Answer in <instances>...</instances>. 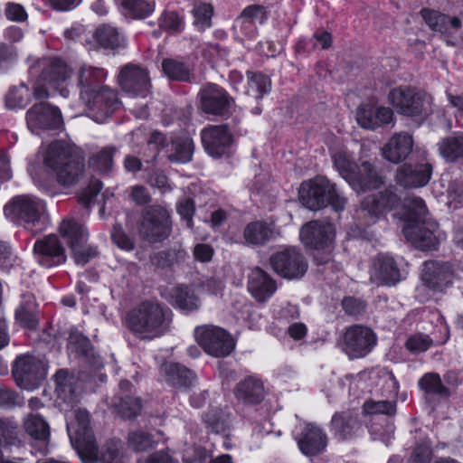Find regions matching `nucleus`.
Instances as JSON below:
<instances>
[{
  "mask_svg": "<svg viewBox=\"0 0 463 463\" xmlns=\"http://www.w3.org/2000/svg\"><path fill=\"white\" fill-rule=\"evenodd\" d=\"M28 76L33 82V97L45 99L50 96L46 86L67 98L69 90L63 86L71 76V69L61 58L56 56H29L26 60Z\"/></svg>",
  "mask_w": 463,
  "mask_h": 463,
  "instance_id": "obj_1",
  "label": "nucleus"
},
{
  "mask_svg": "<svg viewBox=\"0 0 463 463\" xmlns=\"http://www.w3.org/2000/svg\"><path fill=\"white\" fill-rule=\"evenodd\" d=\"M380 378L383 383V392L389 398H395L399 391V383L394 374L386 369L380 372Z\"/></svg>",
  "mask_w": 463,
  "mask_h": 463,
  "instance_id": "obj_58",
  "label": "nucleus"
},
{
  "mask_svg": "<svg viewBox=\"0 0 463 463\" xmlns=\"http://www.w3.org/2000/svg\"><path fill=\"white\" fill-rule=\"evenodd\" d=\"M430 448L424 443L415 446L411 459L412 463H427L430 458Z\"/></svg>",
  "mask_w": 463,
  "mask_h": 463,
  "instance_id": "obj_64",
  "label": "nucleus"
},
{
  "mask_svg": "<svg viewBox=\"0 0 463 463\" xmlns=\"http://www.w3.org/2000/svg\"><path fill=\"white\" fill-rule=\"evenodd\" d=\"M371 279L381 285H394L401 279L398 264L392 256L380 254L373 263Z\"/></svg>",
  "mask_w": 463,
  "mask_h": 463,
  "instance_id": "obj_28",
  "label": "nucleus"
},
{
  "mask_svg": "<svg viewBox=\"0 0 463 463\" xmlns=\"http://www.w3.org/2000/svg\"><path fill=\"white\" fill-rule=\"evenodd\" d=\"M440 155L448 161L453 162L463 157V135L446 137L439 144Z\"/></svg>",
  "mask_w": 463,
  "mask_h": 463,
  "instance_id": "obj_46",
  "label": "nucleus"
},
{
  "mask_svg": "<svg viewBox=\"0 0 463 463\" xmlns=\"http://www.w3.org/2000/svg\"><path fill=\"white\" fill-rule=\"evenodd\" d=\"M5 14L8 20L18 23L24 22L28 17L24 6L15 3H7L5 8Z\"/></svg>",
  "mask_w": 463,
  "mask_h": 463,
  "instance_id": "obj_63",
  "label": "nucleus"
},
{
  "mask_svg": "<svg viewBox=\"0 0 463 463\" xmlns=\"http://www.w3.org/2000/svg\"><path fill=\"white\" fill-rule=\"evenodd\" d=\"M234 394L245 403H260L265 396L263 382L255 375H250L236 385Z\"/></svg>",
  "mask_w": 463,
  "mask_h": 463,
  "instance_id": "obj_33",
  "label": "nucleus"
},
{
  "mask_svg": "<svg viewBox=\"0 0 463 463\" xmlns=\"http://www.w3.org/2000/svg\"><path fill=\"white\" fill-rule=\"evenodd\" d=\"M152 444L151 436L146 432L136 431L128 436V445L136 451H145L151 448Z\"/></svg>",
  "mask_w": 463,
  "mask_h": 463,
  "instance_id": "obj_57",
  "label": "nucleus"
},
{
  "mask_svg": "<svg viewBox=\"0 0 463 463\" xmlns=\"http://www.w3.org/2000/svg\"><path fill=\"white\" fill-rule=\"evenodd\" d=\"M111 239L113 242L123 250L130 251L135 248L134 239L128 236L118 224L113 226L111 231Z\"/></svg>",
  "mask_w": 463,
  "mask_h": 463,
  "instance_id": "obj_55",
  "label": "nucleus"
},
{
  "mask_svg": "<svg viewBox=\"0 0 463 463\" xmlns=\"http://www.w3.org/2000/svg\"><path fill=\"white\" fill-rule=\"evenodd\" d=\"M200 109L206 114L225 116L234 100L221 86L214 83L203 85L198 92Z\"/></svg>",
  "mask_w": 463,
  "mask_h": 463,
  "instance_id": "obj_16",
  "label": "nucleus"
},
{
  "mask_svg": "<svg viewBox=\"0 0 463 463\" xmlns=\"http://www.w3.org/2000/svg\"><path fill=\"white\" fill-rule=\"evenodd\" d=\"M26 432L34 439L46 442L50 437L48 423L38 414H30L24 420Z\"/></svg>",
  "mask_w": 463,
  "mask_h": 463,
  "instance_id": "obj_43",
  "label": "nucleus"
},
{
  "mask_svg": "<svg viewBox=\"0 0 463 463\" xmlns=\"http://www.w3.org/2000/svg\"><path fill=\"white\" fill-rule=\"evenodd\" d=\"M431 171L430 164H404L397 170L396 181L398 184L407 188L422 187L429 183Z\"/></svg>",
  "mask_w": 463,
  "mask_h": 463,
  "instance_id": "obj_27",
  "label": "nucleus"
},
{
  "mask_svg": "<svg viewBox=\"0 0 463 463\" xmlns=\"http://www.w3.org/2000/svg\"><path fill=\"white\" fill-rule=\"evenodd\" d=\"M248 89L247 94L255 98L257 100L269 93L271 89V80L269 77L260 72L247 71Z\"/></svg>",
  "mask_w": 463,
  "mask_h": 463,
  "instance_id": "obj_42",
  "label": "nucleus"
},
{
  "mask_svg": "<svg viewBox=\"0 0 463 463\" xmlns=\"http://www.w3.org/2000/svg\"><path fill=\"white\" fill-rule=\"evenodd\" d=\"M118 83L124 92L132 97L146 98L150 94L151 80L146 68L128 63L121 68Z\"/></svg>",
  "mask_w": 463,
  "mask_h": 463,
  "instance_id": "obj_17",
  "label": "nucleus"
},
{
  "mask_svg": "<svg viewBox=\"0 0 463 463\" xmlns=\"http://www.w3.org/2000/svg\"><path fill=\"white\" fill-rule=\"evenodd\" d=\"M376 344L375 333L371 328L360 325L347 327L342 335L343 351L352 359L366 356Z\"/></svg>",
  "mask_w": 463,
  "mask_h": 463,
  "instance_id": "obj_14",
  "label": "nucleus"
},
{
  "mask_svg": "<svg viewBox=\"0 0 463 463\" xmlns=\"http://www.w3.org/2000/svg\"><path fill=\"white\" fill-rule=\"evenodd\" d=\"M172 232V222L168 211L160 205H152L142 213L138 228L141 238L149 242H158L167 239Z\"/></svg>",
  "mask_w": 463,
  "mask_h": 463,
  "instance_id": "obj_11",
  "label": "nucleus"
},
{
  "mask_svg": "<svg viewBox=\"0 0 463 463\" xmlns=\"http://www.w3.org/2000/svg\"><path fill=\"white\" fill-rule=\"evenodd\" d=\"M26 124L29 130L36 135L41 131L60 128L62 118L60 109L47 102L32 106L26 112Z\"/></svg>",
  "mask_w": 463,
  "mask_h": 463,
  "instance_id": "obj_15",
  "label": "nucleus"
},
{
  "mask_svg": "<svg viewBox=\"0 0 463 463\" xmlns=\"http://www.w3.org/2000/svg\"><path fill=\"white\" fill-rule=\"evenodd\" d=\"M28 100L29 90L24 83L18 87L10 88L5 96V105L12 109L24 108Z\"/></svg>",
  "mask_w": 463,
  "mask_h": 463,
  "instance_id": "obj_51",
  "label": "nucleus"
},
{
  "mask_svg": "<svg viewBox=\"0 0 463 463\" xmlns=\"http://www.w3.org/2000/svg\"><path fill=\"white\" fill-rule=\"evenodd\" d=\"M164 74L172 80L190 81L189 67L183 61L175 59H165L162 61Z\"/></svg>",
  "mask_w": 463,
  "mask_h": 463,
  "instance_id": "obj_45",
  "label": "nucleus"
},
{
  "mask_svg": "<svg viewBox=\"0 0 463 463\" xmlns=\"http://www.w3.org/2000/svg\"><path fill=\"white\" fill-rule=\"evenodd\" d=\"M166 298L173 306L185 312L197 310L201 304L194 290L186 286L173 287Z\"/></svg>",
  "mask_w": 463,
  "mask_h": 463,
  "instance_id": "obj_35",
  "label": "nucleus"
},
{
  "mask_svg": "<svg viewBox=\"0 0 463 463\" xmlns=\"http://www.w3.org/2000/svg\"><path fill=\"white\" fill-rule=\"evenodd\" d=\"M35 309L34 298L32 296L24 297V300L15 311V317L23 326L35 328L38 325Z\"/></svg>",
  "mask_w": 463,
  "mask_h": 463,
  "instance_id": "obj_44",
  "label": "nucleus"
},
{
  "mask_svg": "<svg viewBox=\"0 0 463 463\" xmlns=\"http://www.w3.org/2000/svg\"><path fill=\"white\" fill-rule=\"evenodd\" d=\"M43 165L65 187L77 184L84 170L80 156L61 141L49 145L43 156Z\"/></svg>",
  "mask_w": 463,
  "mask_h": 463,
  "instance_id": "obj_4",
  "label": "nucleus"
},
{
  "mask_svg": "<svg viewBox=\"0 0 463 463\" xmlns=\"http://www.w3.org/2000/svg\"><path fill=\"white\" fill-rule=\"evenodd\" d=\"M273 235L272 227L262 221L251 222L243 230V239L248 245H265L273 238Z\"/></svg>",
  "mask_w": 463,
  "mask_h": 463,
  "instance_id": "obj_38",
  "label": "nucleus"
},
{
  "mask_svg": "<svg viewBox=\"0 0 463 463\" xmlns=\"http://www.w3.org/2000/svg\"><path fill=\"white\" fill-rule=\"evenodd\" d=\"M101 189V182L97 179L92 180L89 186L80 193L79 196V203L89 208Z\"/></svg>",
  "mask_w": 463,
  "mask_h": 463,
  "instance_id": "obj_59",
  "label": "nucleus"
},
{
  "mask_svg": "<svg viewBox=\"0 0 463 463\" xmlns=\"http://www.w3.org/2000/svg\"><path fill=\"white\" fill-rule=\"evenodd\" d=\"M4 213L10 221L23 225L33 233L40 232L48 226L46 203L34 195L14 197L5 205Z\"/></svg>",
  "mask_w": 463,
  "mask_h": 463,
  "instance_id": "obj_7",
  "label": "nucleus"
},
{
  "mask_svg": "<svg viewBox=\"0 0 463 463\" xmlns=\"http://www.w3.org/2000/svg\"><path fill=\"white\" fill-rule=\"evenodd\" d=\"M33 255L36 261L44 268L59 266L67 260L65 248L55 234L37 240L33 245Z\"/></svg>",
  "mask_w": 463,
  "mask_h": 463,
  "instance_id": "obj_18",
  "label": "nucleus"
},
{
  "mask_svg": "<svg viewBox=\"0 0 463 463\" xmlns=\"http://www.w3.org/2000/svg\"><path fill=\"white\" fill-rule=\"evenodd\" d=\"M331 425L334 435L342 440L352 439L362 431V424L357 416L349 411L335 413L332 418Z\"/></svg>",
  "mask_w": 463,
  "mask_h": 463,
  "instance_id": "obj_32",
  "label": "nucleus"
},
{
  "mask_svg": "<svg viewBox=\"0 0 463 463\" xmlns=\"http://www.w3.org/2000/svg\"><path fill=\"white\" fill-rule=\"evenodd\" d=\"M194 24L200 31L212 26V17L213 15V7L208 3H196L193 8Z\"/></svg>",
  "mask_w": 463,
  "mask_h": 463,
  "instance_id": "obj_49",
  "label": "nucleus"
},
{
  "mask_svg": "<svg viewBox=\"0 0 463 463\" xmlns=\"http://www.w3.org/2000/svg\"><path fill=\"white\" fill-rule=\"evenodd\" d=\"M194 334L198 344L212 356L225 357L235 347L232 335L221 327L215 326H197Z\"/></svg>",
  "mask_w": 463,
  "mask_h": 463,
  "instance_id": "obj_13",
  "label": "nucleus"
},
{
  "mask_svg": "<svg viewBox=\"0 0 463 463\" xmlns=\"http://www.w3.org/2000/svg\"><path fill=\"white\" fill-rule=\"evenodd\" d=\"M420 15L430 30L445 38L451 37L462 25L458 17H451L433 9L423 8Z\"/></svg>",
  "mask_w": 463,
  "mask_h": 463,
  "instance_id": "obj_26",
  "label": "nucleus"
},
{
  "mask_svg": "<svg viewBox=\"0 0 463 463\" xmlns=\"http://www.w3.org/2000/svg\"><path fill=\"white\" fill-rule=\"evenodd\" d=\"M115 150L114 147H103L90 158V166L99 172H109L113 165Z\"/></svg>",
  "mask_w": 463,
  "mask_h": 463,
  "instance_id": "obj_50",
  "label": "nucleus"
},
{
  "mask_svg": "<svg viewBox=\"0 0 463 463\" xmlns=\"http://www.w3.org/2000/svg\"><path fill=\"white\" fill-rule=\"evenodd\" d=\"M201 137L211 156L217 158L230 152L232 136L226 126H210L202 131Z\"/></svg>",
  "mask_w": 463,
  "mask_h": 463,
  "instance_id": "obj_21",
  "label": "nucleus"
},
{
  "mask_svg": "<svg viewBox=\"0 0 463 463\" xmlns=\"http://www.w3.org/2000/svg\"><path fill=\"white\" fill-rule=\"evenodd\" d=\"M363 410L365 414H384L387 416H392L396 412V403L395 402L387 400H369L364 403Z\"/></svg>",
  "mask_w": 463,
  "mask_h": 463,
  "instance_id": "obj_52",
  "label": "nucleus"
},
{
  "mask_svg": "<svg viewBox=\"0 0 463 463\" xmlns=\"http://www.w3.org/2000/svg\"><path fill=\"white\" fill-rule=\"evenodd\" d=\"M170 311L159 303L146 300L131 308L126 317L129 331L142 340H153L168 329Z\"/></svg>",
  "mask_w": 463,
  "mask_h": 463,
  "instance_id": "obj_2",
  "label": "nucleus"
},
{
  "mask_svg": "<svg viewBox=\"0 0 463 463\" xmlns=\"http://www.w3.org/2000/svg\"><path fill=\"white\" fill-rule=\"evenodd\" d=\"M298 194L302 204L311 211L330 205L334 211L342 212L347 203L344 194L324 175L304 181L300 184Z\"/></svg>",
  "mask_w": 463,
  "mask_h": 463,
  "instance_id": "obj_6",
  "label": "nucleus"
},
{
  "mask_svg": "<svg viewBox=\"0 0 463 463\" xmlns=\"http://www.w3.org/2000/svg\"><path fill=\"white\" fill-rule=\"evenodd\" d=\"M330 156L335 170L354 190L377 188L382 184L374 166L364 161L359 167L354 154L346 147L331 149Z\"/></svg>",
  "mask_w": 463,
  "mask_h": 463,
  "instance_id": "obj_5",
  "label": "nucleus"
},
{
  "mask_svg": "<svg viewBox=\"0 0 463 463\" xmlns=\"http://www.w3.org/2000/svg\"><path fill=\"white\" fill-rule=\"evenodd\" d=\"M342 307L347 315L358 317L365 311L366 304L359 298L346 297L342 300Z\"/></svg>",
  "mask_w": 463,
  "mask_h": 463,
  "instance_id": "obj_61",
  "label": "nucleus"
},
{
  "mask_svg": "<svg viewBox=\"0 0 463 463\" xmlns=\"http://www.w3.org/2000/svg\"><path fill=\"white\" fill-rule=\"evenodd\" d=\"M68 349L77 354H87L90 348V342L76 329H71L68 337Z\"/></svg>",
  "mask_w": 463,
  "mask_h": 463,
  "instance_id": "obj_53",
  "label": "nucleus"
},
{
  "mask_svg": "<svg viewBox=\"0 0 463 463\" xmlns=\"http://www.w3.org/2000/svg\"><path fill=\"white\" fill-rule=\"evenodd\" d=\"M96 44L92 42L85 41V45L89 51L96 50L99 46L103 49L114 50L120 44V38L118 30L112 26L103 25L99 27L93 34Z\"/></svg>",
  "mask_w": 463,
  "mask_h": 463,
  "instance_id": "obj_40",
  "label": "nucleus"
},
{
  "mask_svg": "<svg viewBox=\"0 0 463 463\" xmlns=\"http://www.w3.org/2000/svg\"><path fill=\"white\" fill-rule=\"evenodd\" d=\"M194 211V202L191 198L184 197L177 203V212L185 220L186 225L189 228L193 225Z\"/></svg>",
  "mask_w": 463,
  "mask_h": 463,
  "instance_id": "obj_62",
  "label": "nucleus"
},
{
  "mask_svg": "<svg viewBox=\"0 0 463 463\" xmlns=\"http://www.w3.org/2000/svg\"><path fill=\"white\" fill-rule=\"evenodd\" d=\"M58 231L70 249L82 246L89 239V232L84 225L74 219H64L60 223Z\"/></svg>",
  "mask_w": 463,
  "mask_h": 463,
  "instance_id": "obj_36",
  "label": "nucleus"
},
{
  "mask_svg": "<svg viewBox=\"0 0 463 463\" xmlns=\"http://www.w3.org/2000/svg\"><path fill=\"white\" fill-rule=\"evenodd\" d=\"M432 345V340L426 335H415L406 341V347L411 352H425Z\"/></svg>",
  "mask_w": 463,
  "mask_h": 463,
  "instance_id": "obj_60",
  "label": "nucleus"
},
{
  "mask_svg": "<svg viewBox=\"0 0 463 463\" xmlns=\"http://www.w3.org/2000/svg\"><path fill=\"white\" fill-rule=\"evenodd\" d=\"M247 288L250 294L259 302L269 299L278 289L276 280L259 267L250 269Z\"/></svg>",
  "mask_w": 463,
  "mask_h": 463,
  "instance_id": "obj_24",
  "label": "nucleus"
},
{
  "mask_svg": "<svg viewBox=\"0 0 463 463\" xmlns=\"http://www.w3.org/2000/svg\"><path fill=\"white\" fill-rule=\"evenodd\" d=\"M91 110H97L103 116H109L118 106V95L108 86H102L90 102H85Z\"/></svg>",
  "mask_w": 463,
  "mask_h": 463,
  "instance_id": "obj_37",
  "label": "nucleus"
},
{
  "mask_svg": "<svg viewBox=\"0 0 463 463\" xmlns=\"http://www.w3.org/2000/svg\"><path fill=\"white\" fill-rule=\"evenodd\" d=\"M398 197L391 191L367 195L363 203L362 209L373 219H379L398 203Z\"/></svg>",
  "mask_w": 463,
  "mask_h": 463,
  "instance_id": "obj_30",
  "label": "nucleus"
},
{
  "mask_svg": "<svg viewBox=\"0 0 463 463\" xmlns=\"http://www.w3.org/2000/svg\"><path fill=\"white\" fill-rule=\"evenodd\" d=\"M161 28L172 33H179L184 29L183 18L175 12H165L159 19Z\"/></svg>",
  "mask_w": 463,
  "mask_h": 463,
  "instance_id": "obj_54",
  "label": "nucleus"
},
{
  "mask_svg": "<svg viewBox=\"0 0 463 463\" xmlns=\"http://www.w3.org/2000/svg\"><path fill=\"white\" fill-rule=\"evenodd\" d=\"M162 380L175 387H188L195 380V374L179 364L165 363L160 367Z\"/></svg>",
  "mask_w": 463,
  "mask_h": 463,
  "instance_id": "obj_34",
  "label": "nucleus"
},
{
  "mask_svg": "<svg viewBox=\"0 0 463 463\" xmlns=\"http://www.w3.org/2000/svg\"><path fill=\"white\" fill-rule=\"evenodd\" d=\"M273 270L286 279H299L307 273V261L296 247H288L274 252L269 258Z\"/></svg>",
  "mask_w": 463,
  "mask_h": 463,
  "instance_id": "obj_12",
  "label": "nucleus"
},
{
  "mask_svg": "<svg viewBox=\"0 0 463 463\" xmlns=\"http://www.w3.org/2000/svg\"><path fill=\"white\" fill-rule=\"evenodd\" d=\"M71 250L72 258L75 263L78 265H85L98 254L97 248L87 245V243L83 244L82 246H75V248H71Z\"/></svg>",
  "mask_w": 463,
  "mask_h": 463,
  "instance_id": "obj_56",
  "label": "nucleus"
},
{
  "mask_svg": "<svg viewBox=\"0 0 463 463\" xmlns=\"http://www.w3.org/2000/svg\"><path fill=\"white\" fill-rule=\"evenodd\" d=\"M421 280L428 288L443 292L449 288L453 281V271L449 263L426 261L423 266Z\"/></svg>",
  "mask_w": 463,
  "mask_h": 463,
  "instance_id": "obj_20",
  "label": "nucleus"
},
{
  "mask_svg": "<svg viewBox=\"0 0 463 463\" xmlns=\"http://www.w3.org/2000/svg\"><path fill=\"white\" fill-rule=\"evenodd\" d=\"M298 445L301 452L307 456H314L322 452L326 446V436L321 429L307 424L300 437L298 439Z\"/></svg>",
  "mask_w": 463,
  "mask_h": 463,
  "instance_id": "obj_31",
  "label": "nucleus"
},
{
  "mask_svg": "<svg viewBox=\"0 0 463 463\" xmlns=\"http://www.w3.org/2000/svg\"><path fill=\"white\" fill-rule=\"evenodd\" d=\"M408 220L402 229L405 238L416 248L423 250L436 249L439 239L436 234L438 224L429 219L425 202L416 196L405 199Z\"/></svg>",
  "mask_w": 463,
  "mask_h": 463,
  "instance_id": "obj_3",
  "label": "nucleus"
},
{
  "mask_svg": "<svg viewBox=\"0 0 463 463\" xmlns=\"http://www.w3.org/2000/svg\"><path fill=\"white\" fill-rule=\"evenodd\" d=\"M335 231L333 224L320 221H312L300 230V239L308 248L317 250L314 260L317 264H326L331 258V248L335 241Z\"/></svg>",
  "mask_w": 463,
  "mask_h": 463,
  "instance_id": "obj_8",
  "label": "nucleus"
},
{
  "mask_svg": "<svg viewBox=\"0 0 463 463\" xmlns=\"http://www.w3.org/2000/svg\"><path fill=\"white\" fill-rule=\"evenodd\" d=\"M387 99L397 113L408 117L427 114L432 104V98L426 92L405 86L392 89Z\"/></svg>",
  "mask_w": 463,
  "mask_h": 463,
  "instance_id": "obj_9",
  "label": "nucleus"
},
{
  "mask_svg": "<svg viewBox=\"0 0 463 463\" xmlns=\"http://www.w3.org/2000/svg\"><path fill=\"white\" fill-rule=\"evenodd\" d=\"M48 364L44 357L31 354L16 357L13 364V375L18 386L33 390L47 375Z\"/></svg>",
  "mask_w": 463,
  "mask_h": 463,
  "instance_id": "obj_10",
  "label": "nucleus"
},
{
  "mask_svg": "<svg viewBox=\"0 0 463 463\" xmlns=\"http://www.w3.org/2000/svg\"><path fill=\"white\" fill-rule=\"evenodd\" d=\"M419 385L428 394L439 396H448L449 394L448 388L443 385L439 375L434 373L424 374L419 380Z\"/></svg>",
  "mask_w": 463,
  "mask_h": 463,
  "instance_id": "obj_48",
  "label": "nucleus"
},
{
  "mask_svg": "<svg viewBox=\"0 0 463 463\" xmlns=\"http://www.w3.org/2000/svg\"><path fill=\"white\" fill-rule=\"evenodd\" d=\"M108 76L107 71L100 67L81 64L77 71V85L80 88V96L84 102H90L103 85Z\"/></svg>",
  "mask_w": 463,
  "mask_h": 463,
  "instance_id": "obj_19",
  "label": "nucleus"
},
{
  "mask_svg": "<svg viewBox=\"0 0 463 463\" xmlns=\"http://www.w3.org/2000/svg\"><path fill=\"white\" fill-rule=\"evenodd\" d=\"M413 147L412 137L406 132L395 133L383 147V156L394 164L405 160Z\"/></svg>",
  "mask_w": 463,
  "mask_h": 463,
  "instance_id": "obj_29",
  "label": "nucleus"
},
{
  "mask_svg": "<svg viewBox=\"0 0 463 463\" xmlns=\"http://www.w3.org/2000/svg\"><path fill=\"white\" fill-rule=\"evenodd\" d=\"M356 120L363 128L374 130L388 125H393V110L384 106L362 105L357 109Z\"/></svg>",
  "mask_w": 463,
  "mask_h": 463,
  "instance_id": "obj_22",
  "label": "nucleus"
},
{
  "mask_svg": "<svg viewBox=\"0 0 463 463\" xmlns=\"http://www.w3.org/2000/svg\"><path fill=\"white\" fill-rule=\"evenodd\" d=\"M133 385L127 380L118 385V393L112 399L111 404L117 413L124 419H131L141 411V402L133 395Z\"/></svg>",
  "mask_w": 463,
  "mask_h": 463,
  "instance_id": "obj_25",
  "label": "nucleus"
},
{
  "mask_svg": "<svg viewBox=\"0 0 463 463\" xmlns=\"http://www.w3.org/2000/svg\"><path fill=\"white\" fill-rule=\"evenodd\" d=\"M263 19V8L260 5H250L242 11L236 23L241 26L243 31L252 33L255 30V23H262Z\"/></svg>",
  "mask_w": 463,
  "mask_h": 463,
  "instance_id": "obj_47",
  "label": "nucleus"
},
{
  "mask_svg": "<svg viewBox=\"0 0 463 463\" xmlns=\"http://www.w3.org/2000/svg\"><path fill=\"white\" fill-rule=\"evenodd\" d=\"M125 15L133 19H145L156 8L155 0H114Z\"/></svg>",
  "mask_w": 463,
  "mask_h": 463,
  "instance_id": "obj_39",
  "label": "nucleus"
},
{
  "mask_svg": "<svg viewBox=\"0 0 463 463\" xmlns=\"http://www.w3.org/2000/svg\"><path fill=\"white\" fill-rule=\"evenodd\" d=\"M168 158L172 162L187 163L191 161L194 152V142L188 137H178L167 144Z\"/></svg>",
  "mask_w": 463,
  "mask_h": 463,
  "instance_id": "obj_41",
  "label": "nucleus"
},
{
  "mask_svg": "<svg viewBox=\"0 0 463 463\" xmlns=\"http://www.w3.org/2000/svg\"><path fill=\"white\" fill-rule=\"evenodd\" d=\"M74 420L67 416V430L71 439L74 438L80 447L93 449L95 439L90 427V414L86 410L78 409L73 411Z\"/></svg>",
  "mask_w": 463,
  "mask_h": 463,
  "instance_id": "obj_23",
  "label": "nucleus"
}]
</instances>
